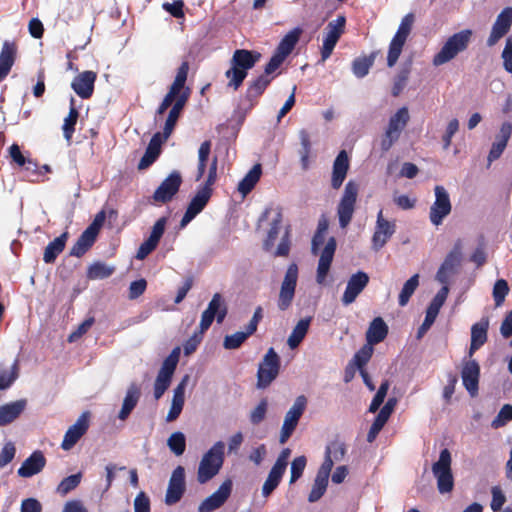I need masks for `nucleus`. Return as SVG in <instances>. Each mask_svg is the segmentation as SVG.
I'll list each match as a JSON object with an SVG mask.
<instances>
[{"label":"nucleus","mask_w":512,"mask_h":512,"mask_svg":"<svg viewBox=\"0 0 512 512\" xmlns=\"http://www.w3.org/2000/svg\"><path fill=\"white\" fill-rule=\"evenodd\" d=\"M298 280V266L292 263L288 266L281 283L277 306L279 310L286 311L292 304Z\"/></svg>","instance_id":"ddd939ff"},{"label":"nucleus","mask_w":512,"mask_h":512,"mask_svg":"<svg viewBox=\"0 0 512 512\" xmlns=\"http://www.w3.org/2000/svg\"><path fill=\"white\" fill-rule=\"evenodd\" d=\"M306 406L307 398L304 395L298 396L292 407L285 415L279 438L280 444H285L291 437L306 409Z\"/></svg>","instance_id":"4468645a"},{"label":"nucleus","mask_w":512,"mask_h":512,"mask_svg":"<svg viewBox=\"0 0 512 512\" xmlns=\"http://www.w3.org/2000/svg\"><path fill=\"white\" fill-rule=\"evenodd\" d=\"M186 490L185 469L183 466H177L170 477L168 488L165 495V503L173 505L179 502Z\"/></svg>","instance_id":"aec40b11"},{"label":"nucleus","mask_w":512,"mask_h":512,"mask_svg":"<svg viewBox=\"0 0 512 512\" xmlns=\"http://www.w3.org/2000/svg\"><path fill=\"white\" fill-rule=\"evenodd\" d=\"M262 174V167L260 164H255L252 169L244 176L238 184V191L246 196L249 194L259 181Z\"/></svg>","instance_id":"09e8293b"},{"label":"nucleus","mask_w":512,"mask_h":512,"mask_svg":"<svg viewBox=\"0 0 512 512\" xmlns=\"http://www.w3.org/2000/svg\"><path fill=\"white\" fill-rule=\"evenodd\" d=\"M78 118H79V111L77 110V108L75 106V99L71 98L69 113L65 117L64 123L62 126L64 138L66 139V141L68 143H70L72 140Z\"/></svg>","instance_id":"8fccbe9b"},{"label":"nucleus","mask_w":512,"mask_h":512,"mask_svg":"<svg viewBox=\"0 0 512 512\" xmlns=\"http://www.w3.org/2000/svg\"><path fill=\"white\" fill-rule=\"evenodd\" d=\"M336 246L337 244L335 238L330 237L320 254L316 275V280L319 284L324 283L327 277L334 258Z\"/></svg>","instance_id":"c756f323"},{"label":"nucleus","mask_w":512,"mask_h":512,"mask_svg":"<svg viewBox=\"0 0 512 512\" xmlns=\"http://www.w3.org/2000/svg\"><path fill=\"white\" fill-rule=\"evenodd\" d=\"M225 444L217 441L202 457L198 472L197 480L204 484L216 476L224 463Z\"/></svg>","instance_id":"7ed1b4c3"},{"label":"nucleus","mask_w":512,"mask_h":512,"mask_svg":"<svg viewBox=\"0 0 512 512\" xmlns=\"http://www.w3.org/2000/svg\"><path fill=\"white\" fill-rule=\"evenodd\" d=\"M252 334L246 329L245 332H236L232 335H227L224 338L223 346L225 349L232 350L239 348L245 340Z\"/></svg>","instance_id":"69168bd1"},{"label":"nucleus","mask_w":512,"mask_h":512,"mask_svg":"<svg viewBox=\"0 0 512 512\" xmlns=\"http://www.w3.org/2000/svg\"><path fill=\"white\" fill-rule=\"evenodd\" d=\"M82 474L77 473L65 477L57 486L56 491L58 494L65 496L70 491L74 490L81 482Z\"/></svg>","instance_id":"e2e57ef3"},{"label":"nucleus","mask_w":512,"mask_h":512,"mask_svg":"<svg viewBox=\"0 0 512 512\" xmlns=\"http://www.w3.org/2000/svg\"><path fill=\"white\" fill-rule=\"evenodd\" d=\"M191 94V90L189 87H186L185 90L181 92V94L177 97L176 102L173 104L171 110L169 111L168 117L165 121L164 125V138H169L172 134L177 121L180 117V114L186 105Z\"/></svg>","instance_id":"c85d7f7f"},{"label":"nucleus","mask_w":512,"mask_h":512,"mask_svg":"<svg viewBox=\"0 0 512 512\" xmlns=\"http://www.w3.org/2000/svg\"><path fill=\"white\" fill-rule=\"evenodd\" d=\"M228 309L224 298L220 293H215L208 304V307L201 315L199 332H195L184 344V353L190 355L193 353L202 340L203 334L210 328L214 319L220 324L227 316Z\"/></svg>","instance_id":"f257e3e1"},{"label":"nucleus","mask_w":512,"mask_h":512,"mask_svg":"<svg viewBox=\"0 0 512 512\" xmlns=\"http://www.w3.org/2000/svg\"><path fill=\"white\" fill-rule=\"evenodd\" d=\"M97 235L85 229L70 250V255L82 257L95 243Z\"/></svg>","instance_id":"49530a36"},{"label":"nucleus","mask_w":512,"mask_h":512,"mask_svg":"<svg viewBox=\"0 0 512 512\" xmlns=\"http://www.w3.org/2000/svg\"><path fill=\"white\" fill-rule=\"evenodd\" d=\"M358 193V183L353 180H349L345 185L344 192L337 206V215L341 228H346L353 218Z\"/></svg>","instance_id":"0eeeda50"},{"label":"nucleus","mask_w":512,"mask_h":512,"mask_svg":"<svg viewBox=\"0 0 512 512\" xmlns=\"http://www.w3.org/2000/svg\"><path fill=\"white\" fill-rule=\"evenodd\" d=\"M187 380H188V375H186L182 379V381L177 385V387L174 389L172 404H171L170 410L166 417V420L168 422H172V421L176 420L179 417V415L183 409L184 402H185V386H186Z\"/></svg>","instance_id":"58836bf2"},{"label":"nucleus","mask_w":512,"mask_h":512,"mask_svg":"<svg viewBox=\"0 0 512 512\" xmlns=\"http://www.w3.org/2000/svg\"><path fill=\"white\" fill-rule=\"evenodd\" d=\"M88 412L83 413L77 421L66 431L61 448L65 451L70 450L89 428Z\"/></svg>","instance_id":"cd10ccee"},{"label":"nucleus","mask_w":512,"mask_h":512,"mask_svg":"<svg viewBox=\"0 0 512 512\" xmlns=\"http://www.w3.org/2000/svg\"><path fill=\"white\" fill-rule=\"evenodd\" d=\"M460 262L461 253L458 248H454L448 253L440 268L438 269L436 273L437 281L443 284V286H447L449 276L455 273L456 267L460 265Z\"/></svg>","instance_id":"7c9ffc66"},{"label":"nucleus","mask_w":512,"mask_h":512,"mask_svg":"<svg viewBox=\"0 0 512 512\" xmlns=\"http://www.w3.org/2000/svg\"><path fill=\"white\" fill-rule=\"evenodd\" d=\"M19 375L18 360L15 359L11 365L0 362V390L8 389Z\"/></svg>","instance_id":"de8ad7c7"},{"label":"nucleus","mask_w":512,"mask_h":512,"mask_svg":"<svg viewBox=\"0 0 512 512\" xmlns=\"http://www.w3.org/2000/svg\"><path fill=\"white\" fill-rule=\"evenodd\" d=\"M96 79V72L91 70L83 71L75 76L71 83V88L80 98L89 99L94 93Z\"/></svg>","instance_id":"bb28decb"},{"label":"nucleus","mask_w":512,"mask_h":512,"mask_svg":"<svg viewBox=\"0 0 512 512\" xmlns=\"http://www.w3.org/2000/svg\"><path fill=\"white\" fill-rule=\"evenodd\" d=\"M114 271L115 267L109 266L101 261H96L88 267L86 276L89 280L106 279L110 277Z\"/></svg>","instance_id":"5fc2aeb1"},{"label":"nucleus","mask_w":512,"mask_h":512,"mask_svg":"<svg viewBox=\"0 0 512 512\" xmlns=\"http://www.w3.org/2000/svg\"><path fill=\"white\" fill-rule=\"evenodd\" d=\"M369 283V276L366 272L358 271L353 274L348 282L342 296V303L347 306L352 304L359 294L366 288Z\"/></svg>","instance_id":"b1692460"},{"label":"nucleus","mask_w":512,"mask_h":512,"mask_svg":"<svg viewBox=\"0 0 512 512\" xmlns=\"http://www.w3.org/2000/svg\"><path fill=\"white\" fill-rule=\"evenodd\" d=\"M388 334V326L381 317H376L370 323L366 332L367 344L373 346L382 342Z\"/></svg>","instance_id":"37998d69"},{"label":"nucleus","mask_w":512,"mask_h":512,"mask_svg":"<svg viewBox=\"0 0 512 512\" xmlns=\"http://www.w3.org/2000/svg\"><path fill=\"white\" fill-rule=\"evenodd\" d=\"M189 72V63L187 61H183L179 66L175 79L171 84L168 93L165 95L161 104L157 109V114H163L173 103L176 102L177 97L181 94L183 90H185V83L187 80Z\"/></svg>","instance_id":"dca6fc26"},{"label":"nucleus","mask_w":512,"mask_h":512,"mask_svg":"<svg viewBox=\"0 0 512 512\" xmlns=\"http://www.w3.org/2000/svg\"><path fill=\"white\" fill-rule=\"evenodd\" d=\"M232 480H225L220 487L206 499H204L198 507L199 512H212L220 508L229 498L232 492Z\"/></svg>","instance_id":"4be33fe9"},{"label":"nucleus","mask_w":512,"mask_h":512,"mask_svg":"<svg viewBox=\"0 0 512 512\" xmlns=\"http://www.w3.org/2000/svg\"><path fill=\"white\" fill-rule=\"evenodd\" d=\"M419 286V275L415 274L411 276L403 285L399 297H398V304L401 307H404L408 304L411 296L416 291L417 287Z\"/></svg>","instance_id":"4d7b16f0"},{"label":"nucleus","mask_w":512,"mask_h":512,"mask_svg":"<svg viewBox=\"0 0 512 512\" xmlns=\"http://www.w3.org/2000/svg\"><path fill=\"white\" fill-rule=\"evenodd\" d=\"M434 192L435 201L430 208L429 218L432 224L438 226L450 214L452 205L449 194L443 186H435Z\"/></svg>","instance_id":"f3484780"},{"label":"nucleus","mask_w":512,"mask_h":512,"mask_svg":"<svg viewBox=\"0 0 512 512\" xmlns=\"http://www.w3.org/2000/svg\"><path fill=\"white\" fill-rule=\"evenodd\" d=\"M309 325L310 318L301 319L296 324L287 340V344L291 349H294L300 345L308 332Z\"/></svg>","instance_id":"864d4df0"},{"label":"nucleus","mask_w":512,"mask_h":512,"mask_svg":"<svg viewBox=\"0 0 512 512\" xmlns=\"http://www.w3.org/2000/svg\"><path fill=\"white\" fill-rule=\"evenodd\" d=\"M345 24L346 18L343 15H339L336 20L328 23L326 26V35L323 39L321 59L319 63L324 64V62L331 56L336 44L344 33Z\"/></svg>","instance_id":"2eb2a0df"},{"label":"nucleus","mask_w":512,"mask_h":512,"mask_svg":"<svg viewBox=\"0 0 512 512\" xmlns=\"http://www.w3.org/2000/svg\"><path fill=\"white\" fill-rule=\"evenodd\" d=\"M349 157L345 150H341L336 156L333 162L332 168V177H331V186L333 189H339L349 170Z\"/></svg>","instance_id":"2f4dec72"},{"label":"nucleus","mask_w":512,"mask_h":512,"mask_svg":"<svg viewBox=\"0 0 512 512\" xmlns=\"http://www.w3.org/2000/svg\"><path fill=\"white\" fill-rule=\"evenodd\" d=\"M261 53L255 50L236 49L231 58V67L225 72L228 79L227 86L238 90L252 69L260 60Z\"/></svg>","instance_id":"f03ea898"},{"label":"nucleus","mask_w":512,"mask_h":512,"mask_svg":"<svg viewBox=\"0 0 512 512\" xmlns=\"http://www.w3.org/2000/svg\"><path fill=\"white\" fill-rule=\"evenodd\" d=\"M26 400L21 399L0 406V426H6L17 419L26 407Z\"/></svg>","instance_id":"a19ab883"},{"label":"nucleus","mask_w":512,"mask_h":512,"mask_svg":"<svg viewBox=\"0 0 512 512\" xmlns=\"http://www.w3.org/2000/svg\"><path fill=\"white\" fill-rule=\"evenodd\" d=\"M396 231L394 221L384 219L383 212L380 210L377 214L375 230L372 236V248L379 251Z\"/></svg>","instance_id":"412c9836"},{"label":"nucleus","mask_w":512,"mask_h":512,"mask_svg":"<svg viewBox=\"0 0 512 512\" xmlns=\"http://www.w3.org/2000/svg\"><path fill=\"white\" fill-rule=\"evenodd\" d=\"M396 404L397 399L392 397L389 398L387 402L384 404V406L380 409L367 434V440L369 442H372L376 438L378 433L381 431V429L384 427L390 415L392 414Z\"/></svg>","instance_id":"473e14b6"},{"label":"nucleus","mask_w":512,"mask_h":512,"mask_svg":"<svg viewBox=\"0 0 512 512\" xmlns=\"http://www.w3.org/2000/svg\"><path fill=\"white\" fill-rule=\"evenodd\" d=\"M9 155L12 159V161L17 164L19 167H24L26 166V169H36L37 168V163L34 162L32 159L30 158H26L21 150H20V147L18 144L14 143L10 146L9 148Z\"/></svg>","instance_id":"680f3d73"},{"label":"nucleus","mask_w":512,"mask_h":512,"mask_svg":"<svg viewBox=\"0 0 512 512\" xmlns=\"http://www.w3.org/2000/svg\"><path fill=\"white\" fill-rule=\"evenodd\" d=\"M489 328L488 318H482L480 322L475 323L471 327V343L469 355L471 356L487 341V331Z\"/></svg>","instance_id":"ea45409f"},{"label":"nucleus","mask_w":512,"mask_h":512,"mask_svg":"<svg viewBox=\"0 0 512 512\" xmlns=\"http://www.w3.org/2000/svg\"><path fill=\"white\" fill-rule=\"evenodd\" d=\"M449 293L448 286H443L430 302L423 323L418 329L417 338L423 337V335L430 329L435 322L441 307L444 305Z\"/></svg>","instance_id":"6ab92c4d"},{"label":"nucleus","mask_w":512,"mask_h":512,"mask_svg":"<svg viewBox=\"0 0 512 512\" xmlns=\"http://www.w3.org/2000/svg\"><path fill=\"white\" fill-rule=\"evenodd\" d=\"M375 57L376 52L371 53L369 56L356 58L352 63V71L354 75L358 78L366 76L374 64Z\"/></svg>","instance_id":"6e6d98bb"},{"label":"nucleus","mask_w":512,"mask_h":512,"mask_svg":"<svg viewBox=\"0 0 512 512\" xmlns=\"http://www.w3.org/2000/svg\"><path fill=\"white\" fill-rule=\"evenodd\" d=\"M211 196L212 192H209L208 189L199 188L197 190L195 196L188 204V207L180 221L181 228H184L186 225H188L200 212L203 211Z\"/></svg>","instance_id":"5701e85b"},{"label":"nucleus","mask_w":512,"mask_h":512,"mask_svg":"<svg viewBox=\"0 0 512 512\" xmlns=\"http://www.w3.org/2000/svg\"><path fill=\"white\" fill-rule=\"evenodd\" d=\"M180 357V347H175L165 358L154 383V397L159 400L171 384Z\"/></svg>","instance_id":"423d86ee"},{"label":"nucleus","mask_w":512,"mask_h":512,"mask_svg":"<svg viewBox=\"0 0 512 512\" xmlns=\"http://www.w3.org/2000/svg\"><path fill=\"white\" fill-rule=\"evenodd\" d=\"M451 462V453L449 449L444 448L440 452L438 461L432 466V472L437 479V488L441 494L451 492L454 487Z\"/></svg>","instance_id":"1a4fd4ad"},{"label":"nucleus","mask_w":512,"mask_h":512,"mask_svg":"<svg viewBox=\"0 0 512 512\" xmlns=\"http://www.w3.org/2000/svg\"><path fill=\"white\" fill-rule=\"evenodd\" d=\"M346 454V445L339 439L330 441L325 449L324 461L321 467H327L328 470H332L334 462L343 460Z\"/></svg>","instance_id":"4c0bfd02"},{"label":"nucleus","mask_w":512,"mask_h":512,"mask_svg":"<svg viewBox=\"0 0 512 512\" xmlns=\"http://www.w3.org/2000/svg\"><path fill=\"white\" fill-rule=\"evenodd\" d=\"M268 401L266 398L260 400L258 405L251 411L249 420L253 425L260 424L266 417Z\"/></svg>","instance_id":"338daca9"},{"label":"nucleus","mask_w":512,"mask_h":512,"mask_svg":"<svg viewBox=\"0 0 512 512\" xmlns=\"http://www.w3.org/2000/svg\"><path fill=\"white\" fill-rule=\"evenodd\" d=\"M140 394L141 392L139 387L135 383H132L127 390L126 396L123 400L122 408L118 414V418L120 420H126L128 418L132 410L136 407L140 398Z\"/></svg>","instance_id":"c03bdc74"},{"label":"nucleus","mask_w":512,"mask_h":512,"mask_svg":"<svg viewBox=\"0 0 512 512\" xmlns=\"http://www.w3.org/2000/svg\"><path fill=\"white\" fill-rule=\"evenodd\" d=\"M46 465V458L42 451H34L18 469V475L24 478L40 473Z\"/></svg>","instance_id":"72a5a7b5"},{"label":"nucleus","mask_w":512,"mask_h":512,"mask_svg":"<svg viewBox=\"0 0 512 512\" xmlns=\"http://www.w3.org/2000/svg\"><path fill=\"white\" fill-rule=\"evenodd\" d=\"M462 383L471 397H475L479 390L480 366L476 360L463 363L461 371Z\"/></svg>","instance_id":"a878e982"},{"label":"nucleus","mask_w":512,"mask_h":512,"mask_svg":"<svg viewBox=\"0 0 512 512\" xmlns=\"http://www.w3.org/2000/svg\"><path fill=\"white\" fill-rule=\"evenodd\" d=\"M471 36L472 31L469 29L450 36L441 50L433 57V65H443L452 60L458 53L464 51L468 47Z\"/></svg>","instance_id":"20e7f679"},{"label":"nucleus","mask_w":512,"mask_h":512,"mask_svg":"<svg viewBox=\"0 0 512 512\" xmlns=\"http://www.w3.org/2000/svg\"><path fill=\"white\" fill-rule=\"evenodd\" d=\"M182 177L178 171L171 172L154 191L152 199L155 203L166 204L179 192Z\"/></svg>","instance_id":"a211bd4d"},{"label":"nucleus","mask_w":512,"mask_h":512,"mask_svg":"<svg viewBox=\"0 0 512 512\" xmlns=\"http://www.w3.org/2000/svg\"><path fill=\"white\" fill-rule=\"evenodd\" d=\"M303 30L296 27L289 31L279 42L269 62L267 63V71L275 72L292 53L298 43Z\"/></svg>","instance_id":"6e6552de"},{"label":"nucleus","mask_w":512,"mask_h":512,"mask_svg":"<svg viewBox=\"0 0 512 512\" xmlns=\"http://www.w3.org/2000/svg\"><path fill=\"white\" fill-rule=\"evenodd\" d=\"M373 355V347L369 345H363L356 353H355V361L357 364V368L360 372V375L363 379L364 384L370 391L375 390V385L365 369L366 364L370 361Z\"/></svg>","instance_id":"f704fd0d"},{"label":"nucleus","mask_w":512,"mask_h":512,"mask_svg":"<svg viewBox=\"0 0 512 512\" xmlns=\"http://www.w3.org/2000/svg\"><path fill=\"white\" fill-rule=\"evenodd\" d=\"M273 73L267 71L266 64L264 72L247 83V89L242 100L246 111L252 110L258 104L260 97L274 79V76H271Z\"/></svg>","instance_id":"9b49d317"},{"label":"nucleus","mask_w":512,"mask_h":512,"mask_svg":"<svg viewBox=\"0 0 512 512\" xmlns=\"http://www.w3.org/2000/svg\"><path fill=\"white\" fill-rule=\"evenodd\" d=\"M167 445L175 455H182L186 449L185 435L182 432L172 433L168 438Z\"/></svg>","instance_id":"0e129e2a"},{"label":"nucleus","mask_w":512,"mask_h":512,"mask_svg":"<svg viewBox=\"0 0 512 512\" xmlns=\"http://www.w3.org/2000/svg\"><path fill=\"white\" fill-rule=\"evenodd\" d=\"M301 147L298 151L300 155V163L303 170H307L310 166L309 157L312 152V143L307 130L302 129L299 132Z\"/></svg>","instance_id":"603ef678"},{"label":"nucleus","mask_w":512,"mask_h":512,"mask_svg":"<svg viewBox=\"0 0 512 512\" xmlns=\"http://www.w3.org/2000/svg\"><path fill=\"white\" fill-rule=\"evenodd\" d=\"M282 220H283L282 211L280 208H277L276 212H275V216L270 224V229L268 230L267 237L263 243L264 250L270 251L273 248L275 241L278 237L280 228H281Z\"/></svg>","instance_id":"3c124183"},{"label":"nucleus","mask_w":512,"mask_h":512,"mask_svg":"<svg viewBox=\"0 0 512 512\" xmlns=\"http://www.w3.org/2000/svg\"><path fill=\"white\" fill-rule=\"evenodd\" d=\"M331 471L327 469V467L319 468L312 489L308 495V501L313 503L318 501L326 492L328 486V479Z\"/></svg>","instance_id":"79ce46f5"},{"label":"nucleus","mask_w":512,"mask_h":512,"mask_svg":"<svg viewBox=\"0 0 512 512\" xmlns=\"http://www.w3.org/2000/svg\"><path fill=\"white\" fill-rule=\"evenodd\" d=\"M414 20L415 17L413 13H408L402 18L401 23L389 44L387 55L388 67L391 68L397 63L407 38L411 33Z\"/></svg>","instance_id":"39448f33"},{"label":"nucleus","mask_w":512,"mask_h":512,"mask_svg":"<svg viewBox=\"0 0 512 512\" xmlns=\"http://www.w3.org/2000/svg\"><path fill=\"white\" fill-rule=\"evenodd\" d=\"M512 26V8L506 7L497 16L493 24L491 33L487 39L488 46H494L502 37H504Z\"/></svg>","instance_id":"393cba45"},{"label":"nucleus","mask_w":512,"mask_h":512,"mask_svg":"<svg viewBox=\"0 0 512 512\" xmlns=\"http://www.w3.org/2000/svg\"><path fill=\"white\" fill-rule=\"evenodd\" d=\"M410 119L407 107H402L389 119L387 129L381 139V150L387 152L399 139L401 131L406 127Z\"/></svg>","instance_id":"9d476101"},{"label":"nucleus","mask_w":512,"mask_h":512,"mask_svg":"<svg viewBox=\"0 0 512 512\" xmlns=\"http://www.w3.org/2000/svg\"><path fill=\"white\" fill-rule=\"evenodd\" d=\"M509 292V286L506 280L499 279L493 287V298L496 306H501Z\"/></svg>","instance_id":"774afa93"},{"label":"nucleus","mask_w":512,"mask_h":512,"mask_svg":"<svg viewBox=\"0 0 512 512\" xmlns=\"http://www.w3.org/2000/svg\"><path fill=\"white\" fill-rule=\"evenodd\" d=\"M67 239L68 232H63L60 236L49 242L44 250L43 261L48 264L55 262L58 255L65 249Z\"/></svg>","instance_id":"a18cd8bd"},{"label":"nucleus","mask_w":512,"mask_h":512,"mask_svg":"<svg viewBox=\"0 0 512 512\" xmlns=\"http://www.w3.org/2000/svg\"><path fill=\"white\" fill-rule=\"evenodd\" d=\"M284 473V471H281L275 467L271 468L268 477L262 486L263 497L267 498L273 493V491L278 487L279 483L281 482Z\"/></svg>","instance_id":"13d9d810"},{"label":"nucleus","mask_w":512,"mask_h":512,"mask_svg":"<svg viewBox=\"0 0 512 512\" xmlns=\"http://www.w3.org/2000/svg\"><path fill=\"white\" fill-rule=\"evenodd\" d=\"M211 152V141L206 140L201 143L198 150V167L196 181H199L205 174L207 161Z\"/></svg>","instance_id":"bf43d9fd"},{"label":"nucleus","mask_w":512,"mask_h":512,"mask_svg":"<svg viewBox=\"0 0 512 512\" xmlns=\"http://www.w3.org/2000/svg\"><path fill=\"white\" fill-rule=\"evenodd\" d=\"M411 73V65L403 66L394 78L391 93L394 97H398L407 85Z\"/></svg>","instance_id":"052dcab7"},{"label":"nucleus","mask_w":512,"mask_h":512,"mask_svg":"<svg viewBox=\"0 0 512 512\" xmlns=\"http://www.w3.org/2000/svg\"><path fill=\"white\" fill-rule=\"evenodd\" d=\"M17 55V46L14 42L5 41L0 52V81L10 73Z\"/></svg>","instance_id":"c9c22d12"},{"label":"nucleus","mask_w":512,"mask_h":512,"mask_svg":"<svg viewBox=\"0 0 512 512\" xmlns=\"http://www.w3.org/2000/svg\"><path fill=\"white\" fill-rule=\"evenodd\" d=\"M280 358L274 348H269L257 371V387L267 388L279 374Z\"/></svg>","instance_id":"f8f14e48"},{"label":"nucleus","mask_w":512,"mask_h":512,"mask_svg":"<svg viewBox=\"0 0 512 512\" xmlns=\"http://www.w3.org/2000/svg\"><path fill=\"white\" fill-rule=\"evenodd\" d=\"M512 134V124L510 122H504L501 125L499 135L497 136V140L492 144L491 149L488 154V162L492 163L493 161L500 158L503 151L505 150L507 143Z\"/></svg>","instance_id":"e433bc0d"}]
</instances>
